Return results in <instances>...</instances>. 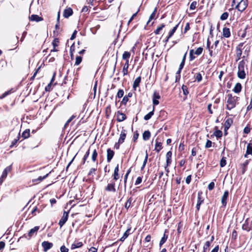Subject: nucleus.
Masks as SVG:
<instances>
[{"mask_svg":"<svg viewBox=\"0 0 252 252\" xmlns=\"http://www.w3.org/2000/svg\"><path fill=\"white\" fill-rule=\"evenodd\" d=\"M242 90V85L240 83H237L236 84L234 88L233 89V91H234L235 93L238 94Z\"/></svg>","mask_w":252,"mask_h":252,"instance_id":"6ab92c4d","label":"nucleus"},{"mask_svg":"<svg viewBox=\"0 0 252 252\" xmlns=\"http://www.w3.org/2000/svg\"><path fill=\"white\" fill-rule=\"evenodd\" d=\"M39 227L38 226H36L34 227L33 228L31 229L28 233V236L30 238H31L34 235L36 234L37 232L39 230Z\"/></svg>","mask_w":252,"mask_h":252,"instance_id":"4468645a","label":"nucleus"},{"mask_svg":"<svg viewBox=\"0 0 252 252\" xmlns=\"http://www.w3.org/2000/svg\"><path fill=\"white\" fill-rule=\"evenodd\" d=\"M219 250V246L217 245L216 246L212 251L211 252H218Z\"/></svg>","mask_w":252,"mask_h":252,"instance_id":"774afa93","label":"nucleus"},{"mask_svg":"<svg viewBox=\"0 0 252 252\" xmlns=\"http://www.w3.org/2000/svg\"><path fill=\"white\" fill-rule=\"evenodd\" d=\"M165 27V25L162 24L160 26L158 27L156 30L154 32L156 34L159 33L160 31Z\"/></svg>","mask_w":252,"mask_h":252,"instance_id":"a19ab883","label":"nucleus"},{"mask_svg":"<svg viewBox=\"0 0 252 252\" xmlns=\"http://www.w3.org/2000/svg\"><path fill=\"white\" fill-rule=\"evenodd\" d=\"M60 11L58 13V16H57V24L55 26V28L56 30L59 29V21H60Z\"/></svg>","mask_w":252,"mask_h":252,"instance_id":"a18cd8bd","label":"nucleus"},{"mask_svg":"<svg viewBox=\"0 0 252 252\" xmlns=\"http://www.w3.org/2000/svg\"><path fill=\"white\" fill-rule=\"evenodd\" d=\"M41 210L37 207H35L32 211V214L33 216H35L36 215V213H39Z\"/></svg>","mask_w":252,"mask_h":252,"instance_id":"4c0bfd02","label":"nucleus"},{"mask_svg":"<svg viewBox=\"0 0 252 252\" xmlns=\"http://www.w3.org/2000/svg\"><path fill=\"white\" fill-rule=\"evenodd\" d=\"M58 43H59L58 39H57V38L53 40V42H52V44H53V47H56L57 46H58Z\"/></svg>","mask_w":252,"mask_h":252,"instance_id":"0e129e2a","label":"nucleus"},{"mask_svg":"<svg viewBox=\"0 0 252 252\" xmlns=\"http://www.w3.org/2000/svg\"><path fill=\"white\" fill-rule=\"evenodd\" d=\"M83 246V243L81 242L74 243L71 245V249L73 250L76 248H81Z\"/></svg>","mask_w":252,"mask_h":252,"instance_id":"cd10ccee","label":"nucleus"},{"mask_svg":"<svg viewBox=\"0 0 252 252\" xmlns=\"http://www.w3.org/2000/svg\"><path fill=\"white\" fill-rule=\"evenodd\" d=\"M30 19L31 21H36V22H39L43 20V18L41 17H39L37 15H32L31 17H30Z\"/></svg>","mask_w":252,"mask_h":252,"instance_id":"f3484780","label":"nucleus"},{"mask_svg":"<svg viewBox=\"0 0 252 252\" xmlns=\"http://www.w3.org/2000/svg\"><path fill=\"white\" fill-rule=\"evenodd\" d=\"M96 169L94 168H92L90 169V172L88 173L89 176L92 175V176H94V174L95 171H96Z\"/></svg>","mask_w":252,"mask_h":252,"instance_id":"e2e57ef3","label":"nucleus"},{"mask_svg":"<svg viewBox=\"0 0 252 252\" xmlns=\"http://www.w3.org/2000/svg\"><path fill=\"white\" fill-rule=\"evenodd\" d=\"M247 0H241L236 6L235 8L239 11H243L247 7Z\"/></svg>","mask_w":252,"mask_h":252,"instance_id":"20e7f679","label":"nucleus"},{"mask_svg":"<svg viewBox=\"0 0 252 252\" xmlns=\"http://www.w3.org/2000/svg\"><path fill=\"white\" fill-rule=\"evenodd\" d=\"M154 107L153 108V110L151 111V112H150L148 114H147V115H146L145 116H144V120L147 121V120H149V119H151V118L152 117V116L154 115Z\"/></svg>","mask_w":252,"mask_h":252,"instance_id":"2f4dec72","label":"nucleus"},{"mask_svg":"<svg viewBox=\"0 0 252 252\" xmlns=\"http://www.w3.org/2000/svg\"><path fill=\"white\" fill-rule=\"evenodd\" d=\"M214 135L218 138H220L222 136V133L221 131L220 130H217L215 131Z\"/></svg>","mask_w":252,"mask_h":252,"instance_id":"37998d69","label":"nucleus"},{"mask_svg":"<svg viewBox=\"0 0 252 252\" xmlns=\"http://www.w3.org/2000/svg\"><path fill=\"white\" fill-rule=\"evenodd\" d=\"M131 230V228H128L126 232L124 233L123 236L121 238L120 241H124L129 235L130 234V231Z\"/></svg>","mask_w":252,"mask_h":252,"instance_id":"bb28decb","label":"nucleus"},{"mask_svg":"<svg viewBox=\"0 0 252 252\" xmlns=\"http://www.w3.org/2000/svg\"><path fill=\"white\" fill-rule=\"evenodd\" d=\"M194 54V51L193 49L189 51V59L190 61H192L195 58V57L193 55Z\"/></svg>","mask_w":252,"mask_h":252,"instance_id":"603ef678","label":"nucleus"},{"mask_svg":"<svg viewBox=\"0 0 252 252\" xmlns=\"http://www.w3.org/2000/svg\"><path fill=\"white\" fill-rule=\"evenodd\" d=\"M22 137L24 139L30 137V129H26L23 133L22 135Z\"/></svg>","mask_w":252,"mask_h":252,"instance_id":"72a5a7b5","label":"nucleus"},{"mask_svg":"<svg viewBox=\"0 0 252 252\" xmlns=\"http://www.w3.org/2000/svg\"><path fill=\"white\" fill-rule=\"evenodd\" d=\"M251 131V128L249 126H246L244 129V132L248 134Z\"/></svg>","mask_w":252,"mask_h":252,"instance_id":"338daca9","label":"nucleus"},{"mask_svg":"<svg viewBox=\"0 0 252 252\" xmlns=\"http://www.w3.org/2000/svg\"><path fill=\"white\" fill-rule=\"evenodd\" d=\"M246 66V63L244 60L240 61L238 63L237 75L241 79H244L246 77V74L245 71Z\"/></svg>","mask_w":252,"mask_h":252,"instance_id":"f257e3e1","label":"nucleus"},{"mask_svg":"<svg viewBox=\"0 0 252 252\" xmlns=\"http://www.w3.org/2000/svg\"><path fill=\"white\" fill-rule=\"evenodd\" d=\"M226 164V161L225 159V158L223 157L220 161V167H223L224 166H225Z\"/></svg>","mask_w":252,"mask_h":252,"instance_id":"09e8293b","label":"nucleus"},{"mask_svg":"<svg viewBox=\"0 0 252 252\" xmlns=\"http://www.w3.org/2000/svg\"><path fill=\"white\" fill-rule=\"evenodd\" d=\"M229 14L228 12H224L220 17V20H226L228 17Z\"/></svg>","mask_w":252,"mask_h":252,"instance_id":"ea45409f","label":"nucleus"},{"mask_svg":"<svg viewBox=\"0 0 252 252\" xmlns=\"http://www.w3.org/2000/svg\"><path fill=\"white\" fill-rule=\"evenodd\" d=\"M162 148V143L158 141V139L156 140V143L155 145V150L158 153Z\"/></svg>","mask_w":252,"mask_h":252,"instance_id":"a878e982","label":"nucleus"},{"mask_svg":"<svg viewBox=\"0 0 252 252\" xmlns=\"http://www.w3.org/2000/svg\"><path fill=\"white\" fill-rule=\"evenodd\" d=\"M168 236L165 233L159 242V246L161 247L166 241Z\"/></svg>","mask_w":252,"mask_h":252,"instance_id":"c9c22d12","label":"nucleus"},{"mask_svg":"<svg viewBox=\"0 0 252 252\" xmlns=\"http://www.w3.org/2000/svg\"><path fill=\"white\" fill-rule=\"evenodd\" d=\"M182 89L183 91L184 94L185 95H187L189 94V92L188 91V88L187 86L183 85L182 86Z\"/></svg>","mask_w":252,"mask_h":252,"instance_id":"052dcab7","label":"nucleus"},{"mask_svg":"<svg viewBox=\"0 0 252 252\" xmlns=\"http://www.w3.org/2000/svg\"><path fill=\"white\" fill-rule=\"evenodd\" d=\"M90 154V149L86 152L85 153L83 158V163L84 164L85 163V161L87 159V158H88Z\"/></svg>","mask_w":252,"mask_h":252,"instance_id":"c03bdc74","label":"nucleus"},{"mask_svg":"<svg viewBox=\"0 0 252 252\" xmlns=\"http://www.w3.org/2000/svg\"><path fill=\"white\" fill-rule=\"evenodd\" d=\"M116 116L117 120L119 122H123L126 119V115L120 111L117 112Z\"/></svg>","mask_w":252,"mask_h":252,"instance_id":"9b49d317","label":"nucleus"},{"mask_svg":"<svg viewBox=\"0 0 252 252\" xmlns=\"http://www.w3.org/2000/svg\"><path fill=\"white\" fill-rule=\"evenodd\" d=\"M178 25L179 24H177L172 29L171 31H170L169 33V35H168V36L167 37V40H168L169 39V38H170L174 33V32H175V31H176L178 27Z\"/></svg>","mask_w":252,"mask_h":252,"instance_id":"7c9ffc66","label":"nucleus"},{"mask_svg":"<svg viewBox=\"0 0 252 252\" xmlns=\"http://www.w3.org/2000/svg\"><path fill=\"white\" fill-rule=\"evenodd\" d=\"M128 101V98H127V97H126V96H125L122 99L121 103L123 104L126 105Z\"/></svg>","mask_w":252,"mask_h":252,"instance_id":"680f3d73","label":"nucleus"},{"mask_svg":"<svg viewBox=\"0 0 252 252\" xmlns=\"http://www.w3.org/2000/svg\"><path fill=\"white\" fill-rule=\"evenodd\" d=\"M203 51V48L202 47H199L198 48L195 52H194V54L196 55H200L201 54Z\"/></svg>","mask_w":252,"mask_h":252,"instance_id":"49530a36","label":"nucleus"},{"mask_svg":"<svg viewBox=\"0 0 252 252\" xmlns=\"http://www.w3.org/2000/svg\"><path fill=\"white\" fill-rule=\"evenodd\" d=\"M202 192L199 191L197 195V203L196 204V209L198 211L200 209L201 204L203 202L204 199L201 197Z\"/></svg>","mask_w":252,"mask_h":252,"instance_id":"9d476101","label":"nucleus"},{"mask_svg":"<svg viewBox=\"0 0 252 252\" xmlns=\"http://www.w3.org/2000/svg\"><path fill=\"white\" fill-rule=\"evenodd\" d=\"M141 80V78L140 76L138 77L135 79L133 84V88L134 90H136V88L139 86Z\"/></svg>","mask_w":252,"mask_h":252,"instance_id":"412c9836","label":"nucleus"},{"mask_svg":"<svg viewBox=\"0 0 252 252\" xmlns=\"http://www.w3.org/2000/svg\"><path fill=\"white\" fill-rule=\"evenodd\" d=\"M41 245L43 248V251L45 252L51 249L53 246V243L48 241H43Z\"/></svg>","mask_w":252,"mask_h":252,"instance_id":"39448f33","label":"nucleus"},{"mask_svg":"<svg viewBox=\"0 0 252 252\" xmlns=\"http://www.w3.org/2000/svg\"><path fill=\"white\" fill-rule=\"evenodd\" d=\"M215 187V183L213 182H211L208 186V189L209 190H212Z\"/></svg>","mask_w":252,"mask_h":252,"instance_id":"bf43d9fd","label":"nucleus"},{"mask_svg":"<svg viewBox=\"0 0 252 252\" xmlns=\"http://www.w3.org/2000/svg\"><path fill=\"white\" fill-rule=\"evenodd\" d=\"M222 33H223V37H226V38H228V37H230V36L231 35L229 29L227 28L226 27H224L223 29Z\"/></svg>","mask_w":252,"mask_h":252,"instance_id":"aec40b11","label":"nucleus"},{"mask_svg":"<svg viewBox=\"0 0 252 252\" xmlns=\"http://www.w3.org/2000/svg\"><path fill=\"white\" fill-rule=\"evenodd\" d=\"M227 96L226 108L230 110L236 106V101L238 97L236 96H233L231 94H228Z\"/></svg>","mask_w":252,"mask_h":252,"instance_id":"f03ea898","label":"nucleus"},{"mask_svg":"<svg viewBox=\"0 0 252 252\" xmlns=\"http://www.w3.org/2000/svg\"><path fill=\"white\" fill-rule=\"evenodd\" d=\"M126 135V131L125 129H123L121 131L119 139L118 140V144H122L124 142Z\"/></svg>","mask_w":252,"mask_h":252,"instance_id":"f8f14e48","label":"nucleus"},{"mask_svg":"<svg viewBox=\"0 0 252 252\" xmlns=\"http://www.w3.org/2000/svg\"><path fill=\"white\" fill-rule=\"evenodd\" d=\"M60 251L61 252H68L69 250L65 246L63 245L60 248Z\"/></svg>","mask_w":252,"mask_h":252,"instance_id":"13d9d810","label":"nucleus"},{"mask_svg":"<svg viewBox=\"0 0 252 252\" xmlns=\"http://www.w3.org/2000/svg\"><path fill=\"white\" fill-rule=\"evenodd\" d=\"M243 45V43H240L238 47H237L236 48V55H237V57L238 58V59H240L241 55H242V49H241L240 47H242Z\"/></svg>","mask_w":252,"mask_h":252,"instance_id":"4be33fe9","label":"nucleus"},{"mask_svg":"<svg viewBox=\"0 0 252 252\" xmlns=\"http://www.w3.org/2000/svg\"><path fill=\"white\" fill-rule=\"evenodd\" d=\"M233 123V120L232 119H227L225 122V124H224V127H225V129H228L230 126H231V125H232Z\"/></svg>","mask_w":252,"mask_h":252,"instance_id":"b1692460","label":"nucleus"},{"mask_svg":"<svg viewBox=\"0 0 252 252\" xmlns=\"http://www.w3.org/2000/svg\"><path fill=\"white\" fill-rule=\"evenodd\" d=\"M132 200H133V199L131 197H129L127 199V200L126 202L125 205V207L126 209L127 210L131 207V205Z\"/></svg>","mask_w":252,"mask_h":252,"instance_id":"c756f323","label":"nucleus"},{"mask_svg":"<svg viewBox=\"0 0 252 252\" xmlns=\"http://www.w3.org/2000/svg\"><path fill=\"white\" fill-rule=\"evenodd\" d=\"M151 136V133L149 130H146L143 133V139L145 141L148 140Z\"/></svg>","mask_w":252,"mask_h":252,"instance_id":"5701e85b","label":"nucleus"},{"mask_svg":"<svg viewBox=\"0 0 252 252\" xmlns=\"http://www.w3.org/2000/svg\"><path fill=\"white\" fill-rule=\"evenodd\" d=\"M247 154L252 155V144H248L247 147Z\"/></svg>","mask_w":252,"mask_h":252,"instance_id":"e433bc0d","label":"nucleus"},{"mask_svg":"<svg viewBox=\"0 0 252 252\" xmlns=\"http://www.w3.org/2000/svg\"><path fill=\"white\" fill-rule=\"evenodd\" d=\"M11 90H9V91H6L4 93H3L1 96H0V99H2L4 97H5L6 96H7V95L9 94H11Z\"/></svg>","mask_w":252,"mask_h":252,"instance_id":"6e6d98bb","label":"nucleus"},{"mask_svg":"<svg viewBox=\"0 0 252 252\" xmlns=\"http://www.w3.org/2000/svg\"><path fill=\"white\" fill-rule=\"evenodd\" d=\"M195 79L198 82H200L202 79L201 74L200 73H197L196 74Z\"/></svg>","mask_w":252,"mask_h":252,"instance_id":"5fc2aeb1","label":"nucleus"},{"mask_svg":"<svg viewBox=\"0 0 252 252\" xmlns=\"http://www.w3.org/2000/svg\"><path fill=\"white\" fill-rule=\"evenodd\" d=\"M105 190L108 192H115L116 189H115V184L114 182L108 184L105 188Z\"/></svg>","mask_w":252,"mask_h":252,"instance_id":"0eeeda50","label":"nucleus"},{"mask_svg":"<svg viewBox=\"0 0 252 252\" xmlns=\"http://www.w3.org/2000/svg\"><path fill=\"white\" fill-rule=\"evenodd\" d=\"M130 56V53L129 52L125 51L123 54V59L124 60L127 61L128 60Z\"/></svg>","mask_w":252,"mask_h":252,"instance_id":"473e14b6","label":"nucleus"},{"mask_svg":"<svg viewBox=\"0 0 252 252\" xmlns=\"http://www.w3.org/2000/svg\"><path fill=\"white\" fill-rule=\"evenodd\" d=\"M68 213L66 212H64L63 216H62L61 219L60 220L59 225L60 226V227H62L64 224L66 222L68 219Z\"/></svg>","mask_w":252,"mask_h":252,"instance_id":"423d86ee","label":"nucleus"},{"mask_svg":"<svg viewBox=\"0 0 252 252\" xmlns=\"http://www.w3.org/2000/svg\"><path fill=\"white\" fill-rule=\"evenodd\" d=\"M229 192L228 190H225L221 197V202L223 206L225 207L227 204V199L228 197Z\"/></svg>","mask_w":252,"mask_h":252,"instance_id":"6e6552de","label":"nucleus"},{"mask_svg":"<svg viewBox=\"0 0 252 252\" xmlns=\"http://www.w3.org/2000/svg\"><path fill=\"white\" fill-rule=\"evenodd\" d=\"M128 60L126 61V63L123 69V73L124 76L127 75L128 72Z\"/></svg>","mask_w":252,"mask_h":252,"instance_id":"393cba45","label":"nucleus"},{"mask_svg":"<svg viewBox=\"0 0 252 252\" xmlns=\"http://www.w3.org/2000/svg\"><path fill=\"white\" fill-rule=\"evenodd\" d=\"M210 245L211 242L206 241L203 246V250L202 252H208Z\"/></svg>","mask_w":252,"mask_h":252,"instance_id":"c85d7f7f","label":"nucleus"},{"mask_svg":"<svg viewBox=\"0 0 252 252\" xmlns=\"http://www.w3.org/2000/svg\"><path fill=\"white\" fill-rule=\"evenodd\" d=\"M141 182H142V177H137V178L136 179V180L135 183V185H139V184H140Z\"/></svg>","mask_w":252,"mask_h":252,"instance_id":"69168bd1","label":"nucleus"},{"mask_svg":"<svg viewBox=\"0 0 252 252\" xmlns=\"http://www.w3.org/2000/svg\"><path fill=\"white\" fill-rule=\"evenodd\" d=\"M124 91L123 90L120 89L117 94L116 97L118 98H121L124 95Z\"/></svg>","mask_w":252,"mask_h":252,"instance_id":"3c124183","label":"nucleus"},{"mask_svg":"<svg viewBox=\"0 0 252 252\" xmlns=\"http://www.w3.org/2000/svg\"><path fill=\"white\" fill-rule=\"evenodd\" d=\"M249 163V161L248 160H247L242 164V168L243 169V173H244V172H245L247 166H248Z\"/></svg>","mask_w":252,"mask_h":252,"instance_id":"79ce46f5","label":"nucleus"},{"mask_svg":"<svg viewBox=\"0 0 252 252\" xmlns=\"http://www.w3.org/2000/svg\"><path fill=\"white\" fill-rule=\"evenodd\" d=\"M119 164H117V166H116V167L115 168V169H114V173H113V179L115 180V181H117V180H118L119 179V175L118 174V172H119Z\"/></svg>","mask_w":252,"mask_h":252,"instance_id":"dca6fc26","label":"nucleus"},{"mask_svg":"<svg viewBox=\"0 0 252 252\" xmlns=\"http://www.w3.org/2000/svg\"><path fill=\"white\" fill-rule=\"evenodd\" d=\"M82 58L81 56H77L76 58L75 65H79L82 62Z\"/></svg>","mask_w":252,"mask_h":252,"instance_id":"de8ad7c7","label":"nucleus"},{"mask_svg":"<svg viewBox=\"0 0 252 252\" xmlns=\"http://www.w3.org/2000/svg\"><path fill=\"white\" fill-rule=\"evenodd\" d=\"M197 5V2L195 1H193L191 2L189 8L190 10H194L195 9Z\"/></svg>","mask_w":252,"mask_h":252,"instance_id":"864d4df0","label":"nucleus"},{"mask_svg":"<svg viewBox=\"0 0 252 252\" xmlns=\"http://www.w3.org/2000/svg\"><path fill=\"white\" fill-rule=\"evenodd\" d=\"M114 155V152L110 149L107 151V160L109 162L111 161Z\"/></svg>","mask_w":252,"mask_h":252,"instance_id":"2eb2a0df","label":"nucleus"},{"mask_svg":"<svg viewBox=\"0 0 252 252\" xmlns=\"http://www.w3.org/2000/svg\"><path fill=\"white\" fill-rule=\"evenodd\" d=\"M160 98V96L157 92H155L153 95V103L154 105H157L159 104L158 99Z\"/></svg>","mask_w":252,"mask_h":252,"instance_id":"1a4fd4ad","label":"nucleus"},{"mask_svg":"<svg viewBox=\"0 0 252 252\" xmlns=\"http://www.w3.org/2000/svg\"><path fill=\"white\" fill-rule=\"evenodd\" d=\"M242 229L247 232L252 231V220L247 218L242 225Z\"/></svg>","mask_w":252,"mask_h":252,"instance_id":"7ed1b4c3","label":"nucleus"},{"mask_svg":"<svg viewBox=\"0 0 252 252\" xmlns=\"http://www.w3.org/2000/svg\"><path fill=\"white\" fill-rule=\"evenodd\" d=\"M212 142L210 140H207L206 143L205 144V148H209L212 147Z\"/></svg>","mask_w":252,"mask_h":252,"instance_id":"4d7b16f0","label":"nucleus"},{"mask_svg":"<svg viewBox=\"0 0 252 252\" xmlns=\"http://www.w3.org/2000/svg\"><path fill=\"white\" fill-rule=\"evenodd\" d=\"M97 157V153L96 149H94L92 155V159L93 161L95 162L96 160Z\"/></svg>","mask_w":252,"mask_h":252,"instance_id":"f704fd0d","label":"nucleus"},{"mask_svg":"<svg viewBox=\"0 0 252 252\" xmlns=\"http://www.w3.org/2000/svg\"><path fill=\"white\" fill-rule=\"evenodd\" d=\"M73 14V10L70 7H68L64 10L63 16L67 18Z\"/></svg>","mask_w":252,"mask_h":252,"instance_id":"ddd939ff","label":"nucleus"},{"mask_svg":"<svg viewBox=\"0 0 252 252\" xmlns=\"http://www.w3.org/2000/svg\"><path fill=\"white\" fill-rule=\"evenodd\" d=\"M12 169L11 165H9L6 167L3 170L1 175L2 178H5L7 177L8 172H10Z\"/></svg>","mask_w":252,"mask_h":252,"instance_id":"a211bd4d","label":"nucleus"},{"mask_svg":"<svg viewBox=\"0 0 252 252\" xmlns=\"http://www.w3.org/2000/svg\"><path fill=\"white\" fill-rule=\"evenodd\" d=\"M156 11H157V8H156L155 9L154 11L153 12V13L150 15V16L149 17V20L148 22H147V24H148V23L150 22V21L151 20H153L154 18L155 15H156Z\"/></svg>","mask_w":252,"mask_h":252,"instance_id":"8fccbe9b","label":"nucleus"},{"mask_svg":"<svg viewBox=\"0 0 252 252\" xmlns=\"http://www.w3.org/2000/svg\"><path fill=\"white\" fill-rule=\"evenodd\" d=\"M20 138V132H19L18 133V136H17V138H15L12 141L11 145L10 147H11L14 146L17 143V142L19 140Z\"/></svg>","mask_w":252,"mask_h":252,"instance_id":"58836bf2","label":"nucleus"}]
</instances>
